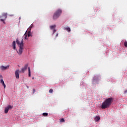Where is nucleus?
<instances>
[{
  "mask_svg": "<svg viewBox=\"0 0 127 127\" xmlns=\"http://www.w3.org/2000/svg\"><path fill=\"white\" fill-rule=\"evenodd\" d=\"M28 66V64H26L24 67H22L21 69V72L24 73V71H25Z\"/></svg>",
  "mask_w": 127,
  "mask_h": 127,
  "instance_id": "6",
  "label": "nucleus"
},
{
  "mask_svg": "<svg viewBox=\"0 0 127 127\" xmlns=\"http://www.w3.org/2000/svg\"><path fill=\"white\" fill-rule=\"evenodd\" d=\"M12 48L13 50H16V42L14 41L12 43Z\"/></svg>",
  "mask_w": 127,
  "mask_h": 127,
  "instance_id": "11",
  "label": "nucleus"
},
{
  "mask_svg": "<svg viewBox=\"0 0 127 127\" xmlns=\"http://www.w3.org/2000/svg\"><path fill=\"white\" fill-rule=\"evenodd\" d=\"M125 46L126 47H127V42H125Z\"/></svg>",
  "mask_w": 127,
  "mask_h": 127,
  "instance_id": "22",
  "label": "nucleus"
},
{
  "mask_svg": "<svg viewBox=\"0 0 127 127\" xmlns=\"http://www.w3.org/2000/svg\"><path fill=\"white\" fill-rule=\"evenodd\" d=\"M28 76L29 77H31V70H30V67H28Z\"/></svg>",
  "mask_w": 127,
  "mask_h": 127,
  "instance_id": "14",
  "label": "nucleus"
},
{
  "mask_svg": "<svg viewBox=\"0 0 127 127\" xmlns=\"http://www.w3.org/2000/svg\"><path fill=\"white\" fill-rule=\"evenodd\" d=\"M13 108L12 106H11V105H8L7 107H5L4 109V113L5 114H7L9 109H12Z\"/></svg>",
  "mask_w": 127,
  "mask_h": 127,
  "instance_id": "5",
  "label": "nucleus"
},
{
  "mask_svg": "<svg viewBox=\"0 0 127 127\" xmlns=\"http://www.w3.org/2000/svg\"><path fill=\"white\" fill-rule=\"evenodd\" d=\"M59 35V34H57V35H56V37H57Z\"/></svg>",
  "mask_w": 127,
  "mask_h": 127,
  "instance_id": "24",
  "label": "nucleus"
},
{
  "mask_svg": "<svg viewBox=\"0 0 127 127\" xmlns=\"http://www.w3.org/2000/svg\"><path fill=\"white\" fill-rule=\"evenodd\" d=\"M0 78L1 79L0 80V83L4 87V88H6V85L5 84L3 80L2 79V76L1 75H0Z\"/></svg>",
  "mask_w": 127,
  "mask_h": 127,
  "instance_id": "8",
  "label": "nucleus"
},
{
  "mask_svg": "<svg viewBox=\"0 0 127 127\" xmlns=\"http://www.w3.org/2000/svg\"><path fill=\"white\" fill-rule=\"evenodd\" d=\"M35 91H36V90L35 89H33V94L35 92Z\"/></svg>",
  "mask_w": 127,
  "mask_h": 127,
  "instance_id": "23",
  "label": "nucleus"
},
{
  "mask_svg": "<svg viewBox=\"0 0 127 127\" xmlns=\"http://www.w3.org/2000/svg\"><path fill=\"white\" fill-rule=\"evenodd\" d=\"M60 122H61V123H64V122H65V120H64V119L62 118V119H61V120H60Z\"/></svg>",
  "mask_w": 127,
  "mask_h": 127,
  "instance_id": "17",
  "label": "nucleus"
},
{
  "mask_svg": "<svg viewBox=\"0 0 127 127\" xmlns=\"http://www.w3.org/2000/svg\"><path fill=\"white\" fill-rule=\"evenodd\" d=\"M24 37L25 39L26 40V38H27L26 32V33L24 34Z\"/></svg>",
  "mask_w": 127,
  "mask_h": 127,
  "instance_id": "19",
  "label": "nucleus"
},
{
  "mask_svg": "<svg viewBox=\"0 0 127 127\" xmlns=\"http://www.w3.org/2000/svg\"><path fill=\"white\" fill-rule=\"evenodd\" d=\"M31 35V32H28V37H30Z\"/></svg>",
  "mask_w": 127,
  "mask_h": 127,
  "instance_id": "20",
  "label": "nucleus"
},
{
  "mask_svg": "<svg viewBox=\"0 0 127 127\" xmlns=\"http://www.w3.org/2000/svg\"><path fill=\"white\" fill-rule=\"evenodd\" d=\"M9 67V66H3V65H1L0 66V69L1 70H5L6 69H7V68Z\"/></svg>",
  "mask_w": 127,
  "mask_h": 127,
  "instance_id": "10",
  "label": "nucleus"
},
{
  "mask_svg": "<svg viewBox=\"0 0 127 127\" xmlns=\"http://www.w3.org/2000/svg\"><path fill=\"white\" fill-rule=\"evenodd\" d=\"M64 30L67 31L68 32H70V31H71L70 28L69 27H64Z\"/></svg>",
  "mask_w": 127,
  "mask_h": 127,
  "instance_id": "12",
  "label": "nucleus"
},
{
  "mask_svg": "<svg viewBox=\"0 0 127 127\" xmlns=\"http://www.w3.org/2000/svg\"><path fill=\"white\" fill-rule=\"evenodd\" d=\"M49 93H53V90L52 89H51L49 90Z\"/></svg>",
  "mask_w": 127,
  "mask_h": 127,
  "instance_id": "18",
  "label": "nucleus"
},
{
  "mask_svg": "<svg viewBox=\"0 0 127 127\" xmlns=\"http://www.w3.org/2000/svg\"><path fill=\"white\" fill-rule=\"evenodd\" d=\"M100 116H96L95 118V122H98V121H100Z\"/></svg>",
  "mask_w": 127,
  "mask_h": 127,
  "instance_id": "13",
  "label": "nucleus"
},
{
  "mask_svg": "<svg viewBox=\"0 0 127 127\" xmlns=\"http://www.w3.org/2000/svg\"><path fill=\"white\" fill-rule=\"evenodd\" d=\"M56 27V25L50 26V29L51 30L55 29Z\"/></svg>",
  "mask_w": 127,
  "mask_h": 127,
  "instance_id": "15",
  "label": "nucleus"
},
{
  "mask_svg": "<svg viewBox=\"0 0 127 127\" xmlns=\"http://www.w3.org/2000/svg\"><path fill=\"white\" fill-rule=\"evenodd\" d=\"M48 116V113H43V116Z\"/></svg>",
  "mask_w": 127,
  "mask_h": 127,
  "instance_id": "16",
  "label": "nucleus"
},
{
  "mask_svg": "<svg viewBox=\"0 0 127 127\" xmlns=\"http://www.w3.org/2000/svg\"><path fill=\"white\" fill-rule=\"evenodd\" d=\"M15 77L16 79L19 78V70H16L15 71Z\"/></svg>",
  "mask_w": 127,
  "mask_h": 127,
  "instance_id": "9",
  "label": "nucleus"
},
{
  "mask_svg": "<svg viewBox=\"0 0 127 127\" xmlns=\"http://www.w3.org/2000/svg\"><path fill=\"white\" fill-rule=\"evenodd\" d=\"M16 43L18 45L19 47V50L18 51L16 50L18 55L20 56L21 54H22L23 50L24 49V43L23 42V39H21V42L19 41L18 39H16Z\"/></svg>",
  "mask_w": 127,
  "mask_h": 127,
  "instance_id": "1",
  "label": "nucleus"
},
{
  "mask_svg": "<svg viewBox=\"0 0 127 127\" xmlns=\"http://www.w3.org/2000/svg\"><path fill=\"white\" fill-rule=\"evenodd\" d=\"M32 79H34V77H32Z\"/></svg>",
  "mask_w": 127,
  "mask_h": 127,
  "instance_id": "26",
  "label": "nucleus"
},
{
  "mask_svg": "<svg viewBox=\"0 0 127 127\" xmlns=\"http://www.w3.org/2000/svg\"><path fill=\"white\" fill-rule=\"evenodd\" d=\"M56 31H57V30H56V29H54L53 30V34H55V33H56Z\"/></svg>",
  "mask_w": 127,
  "mask_h": 127,
  "instance_id": "21",
  "label": "nucleus"
},
{
  "mask_svg": "<svg viewBox=\"0 0 127 127\" xmlns=\"http://www.w3.org/2000/svg\"><path fill=\"white\" fill-rule=\"evenodd\" d=\"M0 78L1 79L0 80V83L4 87V88H6V85L5 84L3 80L2 79V76L1 75H0Z\"/></svg>",
  "mask_w": 127,
  "mask_h": 127,
  "instance_id": "7",
  "label": "nucleus"
},
{
  "mask_svg": "<svg viewBox=\"0 0 127 127\" xmlns=\"http://www.w3.org/2000/svg\"><path fill=\"white\" fill-rule=\"evenodd\" d=\"M113 101V98L111 97L105 100V101L102 103V109H106L110 107L112 102Z\"/></svg>",
  "mask_w": 127,
  "mask_h": 127,
  "instance_id": "2",
  "label": "nucleus"
},
{
  "mask_svg": "<svg viewBox=\"0 0 127 127\" xmlns=\"http://www.w3.org/2000/svg\"><path fill=\"white\" fill-rule=\"evenodd\" d=\"M7 13H3L2 14V15L1 16H0V18H1L0 19V21L1 22H3V23L4 24H5V21L4 20H5L6 19H7Z\"/></svg>",
  "mask_w": 127,
  "mask_h": 127,
  "instance_id": "4",
  "label": "nucleus"
},
{
  "mask_svg": "<svg viewBox=\"0 0 127 127\" xmlns=\"http://www.w3.org/2000/svg\"><path fill=\"white\" fill-rule=\"evenodd\" d=\"M125 93H127V90L125 91Z\"/></svg>",
  "mask_w": 127,
  "mask_h": 127,
  "instance_id": "25",
  "label": "nucleus"
},
{
  "mask_svg": "<svg viewBox=\"0 0 127 127\" xmlns=\"http://www.w3.org/2000/svg\"><path fill=\"white\" fill-rule=\"evenodd\" d=\"M62 13V10L61 9L57 10L54 14L53 19V20H56L59 18Z\"/></svg>",
  "mask_w": 127,
  "mask_h": 127,
  "instance_id": "3",
  "label": "nucleus"
}]
</instances>
